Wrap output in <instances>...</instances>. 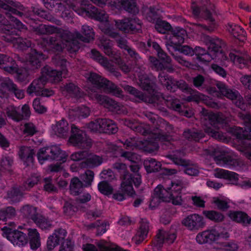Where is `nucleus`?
Wrapping results in <instances>:
<instances>
[{"label":"nucleus","mask_w":251,"mask_h":251,"mask_svg":"<svg viewBox=\"0 0 251 251\" xmlns=\"http://www.w3.org/2000/svg\"><path fill=\"white\" fill-rule=\"evenodd\" d=\"M184 155V151L176 150L172 153L167 154L166 157L171 159L176 165L183 167L185 174L192 176H197L199 173L198 167L190 160L182 158Z\"/></svg>","instance_id":"nucleus-1"},{"label":"nucleus","mask_w":251,"mask_h":251,"mask_svg":"<svg viewBox=\"0 0 251 251\" xmlns=\"http://www.w3.org/2000/svg\"><path fill=\"white\" fill-rule=\"evenodd\" d=\"M121 189L122 192L131 197L135 195L132 183H134L135 187H139L142 182L141 175L139 174L132 175L128 171H124L121 176Z\"/></svg>","instance_id":"nucleus-2"},{"label":"nucleus","mask_w":251,"mask_h":251,"mask_svg":"<svg viewBox=\"0 0 251 251\" xmlns=\"http://www.w3.org/2000/svg\"><path fill=\"white\" fill-rule=\"evenodd\" d=\"M38 159L42 164L46 160H59L65 162L66 155L57 146H51L40 149L37 153Z\"/></svg>","instance_id":"nucleus-3"},{"label":"nucleus","mask_w":251,"mask_h":251,"mask_svg":"<svg viewBox=\"0 0 251 251\" xmlns=\"http://www.w3.org/2000/svg\"><path fill=\"white\" fill-rule=\"evenodd\" d=\"M3 235L15 246L23 247L27 244L28 238L26 234L21 231L4 226L2 229Z\"/></svg>","instance_id":"nucleus-4"},{"label":"nucleus","mask_w":251,"mask_h":251,"mask_svg":"<svg viewBox=\"0 0 251 251\" xmlns=\"http://www.w3.org/2000/svg\"><path fill=\"white\" fill-rule=\"evenodd\" d=\"M115 25L125 33H141L142 23L137 18H125L115 21Z\"/></svg>","instance_id":"nucleus-5"},{"label":"nucleus","mask_w":251,"mask_h":251,"mask_svg":"<svg viewBox=\"0 0 251 251\" xmlns=\"http://www.w3.org/2000/svg\"><path fill=\"white\" fill-rule=\"evenodd\" d=\"M72 135L69 138L71 143L75 146L82 148H89L91 146V142L85 133L73 125L71 127Z\"/></svg>","instance_id":"nucleus-6"},{"label":"nucleus","mask_w":251,"mask_h":251,"mask_svg":"<svg viewBox=\"0 0 251 251\" xmlns=\"http://www.w3.org/2000/svg\"><path fill=\"white\" fill-rule=\"evenodd\" d=\"M48 56L36 49L31 50L27 54L25 62V68L28 70H35L42 66V61L46 60Z\"/></svg>","instance_id":"nucleus-7"},{"label":"nucleus","mask_w":251,"mask_h":251,"mask_svg":"<svg viewBox=\"0 0 251 251\" xmlns=\"http://www.w3.org/2000/svg\"><path fill=\"white\" fill-rule=\"evenodd\" d=\"M216 86L223 96L231 100H237L238 101L236 103L237 106L240 107L244 105L243 98L237 90L229 88L228 86L222 82H217Z\"/></svg>","instance_id":"nucleus-8"},{"label":"nucleus","mask_w":251,"mask_h":251,"mask_svg":"<svg viewBox=\"0 0 251 251\" xmlns=\"http://www.w3.org/2000/svg\"><path fill=\"white\" fill-rule=\"evenodd\" d=\"M182 224L191 231L198 230L203 228L205 225L203 218L197 214L187 216L182 221Z\"/></svg>","instance_id":"nucleus-9"},{"label":"nucleus","mask_w":251,"mask_h":251,"mask_svg":"<svg viewBox=\"0 0 251 251\" xmlns=\"http://www.w3.org/2000/svg\"><path fill=\"white\" fill-rule=\"evenodd\" d=\"M201 113V120L203 122L208 121L211 126L226 124V117L221 113H215L203 108Z\"/></svg>","instance_id":"nucleus-10"},{"label":"nucleus","mask_w":251,"mask_h":251,"mask_svg":"<svg viewBox=\"0 0 251 251\" xmlns=\"http://www.w3.org/2000/svg\"><path fill=\"white\" fill-rule=\"evenodd\" d=\"M172 35L170 38V43L166 44L168 50L170 51V48L180 46L184 41L186 31L183 28L176 27L171 31Z\"/></svg>","instance_id":"nucleus-11"},{"label":"nucleus","mask_w":251,"mask_h":251,"mask_svg":"<svg viewBox=\"0 0 251 251\" xmlns=\"http://www.w3.org/2000/svg\"><path fill=\"white\" fill-rule=\"evenodd\" d=\"M82 9L86 13V15L90 17L101 22L108 21V17L106 12L92 4H88L87 6L84 4V7L82 6Z\"/></svg>","instance_id":"nucleus-12"},{"label":"nucleus","mask_w":251,"mask_h":251,"mask_svg":"<svg viewBox=\"0 0 251 251\" xmlns=\"http://www.w3.org/2000/svg\"><path fill=\"white\" fill-rule=\"evenodd\" d=\"M38 44L41 45L44 48L46 46L53 52H61L62 51V43L60 38L57 36H50L47 38H43Z\"/></svg>","instance_id":"nucleus-13"},{"label":"nucleus","mask_w":251,"mask_h":251,"mask_svg":"<svg viewBox=\"0 0 251 251\" xmlns=\"http://www.w3.org/2000/svg\"><path fill=\"white\" fill-rule=\"evenodd\" d=\"M202 41L207 46L210 53L215 54L221 52V49L225 46V43L222 40L218 38H213L208 35H204L202 37Z\"/></svg>","instance_id":"nucleus-14"},{"label":"nucleus","mask_w":251,"mask_h":251,"mask_svg":"<svg viewBox=\"0 0 251 251\" xmlns=\"http://www.w3.org/2000/svg\"><path fill=\"white\" fill-rule=\"evenodd\" d=\"M202 17L209 22L207 25L197 24V26L201 27L204 30L208 32H212L217 28V25L215 19L212 17V13L208 9L205 7H202L201 10Z\"/></svg>","instance_id":"nucleus-15"},{"label":"nucleus","mask_w":251,"mask_h":251,"mask_svg":"<svg viewBox=\"0 0 251 251\" xmlns=\"http://www.w3.org/2000/svg\"><path fill=\"white\" fill-rule=\"evenodd\" d=\"M48 81L47 76L41 74L38 78L35 79L27 88V93L31 96L33 94H39V93L44 89L45 85Z\"/></svg>","instance_id":"nucleus-16"},{"label":"nucleus","mask_w":251,"mask_h":251,"mask_svg":"<svg viewBox=\"0 0 251 251\" xmlns=\"http://www.w3.org/2000/svg\"><path fill=\"white\" fill-rule=\"evenodd\" d=\"M176 237V235L175 232H168L163 229H159L156 235L154 244L157 248H160L165 242L168 244L173 243Z\"/></svg>","instance_id":"nucleus-17"},{"label":"nucleus","mask_w":251,"mask_h":251,"mask_svg":"<svg viewBox=\"0 0 251 251\" xmlns=\"http://www.w3.org/2000/svg\"><path fill=\"white\" fill-rule=\"evenodd\" d=\"M91 97L92 99L96 100L100 104L103 105L104 107L109 109L110 110L119 109L118 103L106 96L94 94Z\"/></svg>","instance_id":"nucleus-18"},{"label":"nucleus","mask_w":251,"mask_h":251,"mask_svg":"<svg viewBox=\"0 0 251 251\" xmlns=\"http://www.w3.org/2000/svg\"><path fill=\"white\" fill-rule=\"evenodd\" d=\"M0 68L10 74H14L17 71L15 61L12 57L4 54H0Z\"/></svg>","instance_id":"nucleus-19"},{"label":"nucleus","mask_w":251,"mask_h":251,"mask_svg":"<svg viewBox=\"0 0 251 251\" xmlns=\"http://www.w3.org/2000/svg\"><path fill=\"white\" fill-rule=\"evenodd\" d=\"M228 215L233 221L240 224L243 226H248L251 224V217L244 212L230 211Z\"/></svg>","instance_id":"nucleus-20"},{"label":"nucleus","mask_w":251,"mask_h":251,"mask_svg":"<svg viewBox=\"0 0 251 251\" xmlns=\"http://www.w3.org/2000/svg\"><path fill=\"white\" fill-rule=\"evenodd\" d=\"M158 79L159 83L165 87L167 90L173 93L176 91V79L164 73H159Z\"/></svg>","instance_id":"nucleus-21"},{"label":"nucleus","mask_w":251,"mask_h":251,"mask_svg":"<svg viewBox=\"0 0 251 251\" xmlns=\"http://www.w3.org/2000/svg\"><path fill=\"white\" fill-rule=\"evenodd\" d=\"M139 85L143 90L147 91L149 94H154L156 89V84L148 75H143L139 77Z\"/></svg>","instance_id":"nucleus-22"},{"label":"nucleus","mask_w":251,"mask_h":251,"mask_svg":"<svg viewBox=\"0 0 251 251\" xmlns=\"http://www.w3.org/2000/svg\"><path fill=\"white\" fill-rule=\"evenodd\" d=\"M214 159L218 164L226 165L231 166H236L238 165L237 160L230 155L225 154H218V151L214 149L212 151Z\"/></svg>","instance_id":"nucleus-23"},{"label":"nucleus","mask_w":251,"mask_h":251,"mask_svg":"<svg viewBox=\"0 0 251 251\" xmlns=\"http://www.w3.org/2000/svg\"><path fill=\"white\" fill-rule=\"evenodd\" d=\"M41 73L47 76L48 80L52 83H57L61 81L62 75H63L60 71L53 69L48 65L42 68Z\"/></svg>","instance_id":"nucleus-24"},{"label":"nucleus","mask_w":251,"mask_h":251,"mask_svg":"<svg viewBox=\"0 0 251 251\" xmlns=\"http://www.w3.org/2000/svg\"><path fill=\"white\" fill-rule=\"evenodd\" d=\"M24 191L21 185H14L7 191V198L13 203H17L24 197Z\"/></svg>","instance_id":"nucleus-25"},{"label":"nucleus","mask_w":251,"mask_h":251,"mask_svg":"<svg viewBox=\"0 0 251 251\" xmlns=\"http://www.w3.org/2000/svg\"><path fill=\"white\" fill-rule=\"evenodd\" d=\"M52 128L55 133L59 137L66 138L69 130V124L67 121L62 119L52 125Z\"/></svg>","instance_id":"nucleus-26"},{"label":"nucleus","mask_w":251,"mask_h":251,"mask_svg":"<svg viewBox=\"0 0 251 251\" xmlns=\"http://www.w3.org/2000/svg\"><path fill=\"white\" fill-rule=\"evenodd\" d=\"M82 34L78 32H75L76 38L79 41L85 43H89L94 39V32L93 28L87 25H83L81 29Z\"/></svg>","instance_id":"nucleus-27"},{"label":"nucleus","mask_w":251,"mask_h":251,"mask_svg":"<svg viewBox=\"0 0 251 251\" xmlns=\"http://www.w3.org/2000/svg\"><path fill=\"white\" fill-rule=\"evenodd\" d=\"M228 32L235 38L240 42H244L246 38V32L240 26L231 24L226 25Z\"/></svg>","instance_id":"nucleus-28"},{"label":"nucleus","mask_w":251,"mask_h":251,"mask_svg":"<svg viewBox=\"0 0 251 251\" xmlns=\"http://www.w3.org/2000/svg\"><path fill=\"white\" fill-rule=\"evenodd\" d=\"M100 89H102L107 92L112 93L114 95L118 97L123 96V92L122 89L118 87L117 85L111 81L104 78L103 81L101 82Z\"/></svg>","instance_id":"nucleus-29"},{"label":"nucleus","mask_w":251,"mask_h":251,"mask_svg":"<svg viewBox=\"0 0 251 251\" xmlns=\"http://www.w3.org/2000/svg\"><path fill=\"white\" fill-rule=\"evenodd\" d=\"M35 153L34 150L30 147L23 146L20 149L19 155L21 159L25 160L26 166H30L33 164Z\"/></svg>","instance_id":"nucleus-30"},{"label":"nucleus","mask_w":251,"mask_h":251,"mask_svg":"<svg viewBox=\"0 0 251 251\" xmlns=\"http://www.w3.org/2000/svg\"><path fill=\"white\" fill-rule=\"evenodd\" d=\"M102 162L103 159L101 156L89 152L88 157L81 163V166L82 167L92 169L99 166Z\"/></svg>","instance_id":"nucleus-31"},{"label":"nucleus","mask_w":251,"mask_h":251,"mask_svg":"<svg viewBox=\"0 0 251 251\" xmlns=\"http://www.w3.org/2000/svg\"><path fill=\"white\" fill-rule=\"evenodd\" d=\"M28 241L32 250H36L41 245L40 235L35 228H28Z\"/></svg>","instance_id":"nucleus-32"},{"label":"nucleus","mask_w":251,"mask_h":251,"mask_svg":"<svg viewBox=\"0 0 251 251\" xmlns=\"http://www.w3.org/2000/svg\"><path fill=\"white\" fill-rule=\"evenodd\" d=\"M46 34H52L57 33L60 37L65 41L71 38V33L57 26L46 25Z\"/></svg>","instance_id":"nucleus-33"},{"label":"nucleus","mask_w":251,"mask_h":251,"mask_svg":"<svg viewBox=\"0 0 251 251\" xmlns=\"http://www.w3.org/2000/svg\"><path fill=\"white\" fill-rule=\"evenodd\" d=\"M69 187L71 194L77 196L82 192L83 188L85 186L80 178L74 177L71 180Z\"/></svg>","instance_id":"nucleus-34"},{"label":"nucleus","mask_w":251,"mask_h":251,"mask_svg":"<svg viewBox=\"0 0 251 251\" xmlns=\"http://www.w3.org/2000/svg\"><path fill=\"white\" fill-rule=\"evenodd\" d=\"M62 89L63 91H66L74 97H81L83 94L81 89L76 84L72 82L66 83L64 84Z\"/></svg>","instance_id":"nucleus-35"},{"label":"nucleus","mask_w":251,"mask_h":251,"mask_svg":"<svg viewBox=\"0 0 251 251\" xmlns=\"http://www.w3.org/2000/svg\"><path fill=\"white\" fill-rule=\"evenodd\" d=\"M183 136L188 140L198 142L204 136V133L195 128L187 129L184 131Z\"/></svg>","instance_id":"nucleus-36"},{"label":"nucleus","mask_w":251,"mask_h":251,"mask_svg":"<svg viewBox=\"0 0 251 251\" xmlns=\"http://www.w3.org/2000/svg\"><path fill=\"white\" fill-rule=\"evenodd\" d=\"M143 164L148 173L158 172L162 169L161 163L153 158H147L144 161Z\"/></svg>","instance_id":"nucleus-37"},{"label":"nucleus","mask_w":251,"mask_h":251,"mask_svg":"<svg viewBox=\"0 0 251 251\" xmlns=\"http://www.w3.org/2000/svg\"><path fill=\"white\" fill-rule=\"evenodd\" d=\"M236 53L230 52L229 54L230 59L235 64L240 65V67L241 68L247 65L249 62L251 63L250 57L240 56L238 51H236Z\"/></svg>","instance_id":"nucleus-38"},{"label":"nucleus","mask_w":251,"mask_h":251,"mask_svg":"<svg viewBox=\"0 0 251 251\" xmlns=\"http://www.w3.org/2000/svg\"><path fill=\"white\" fill-rule=\"evenodd\" d=\"M15 84L10 79H5L0 84V97L2 98H7L9 97L8 92H11Z\"/></svg>","instance_id":"nucleus-39"},{"label":"nucleus","mask_w":251,"mask_h":251,"mask_svg":"<svg viewBox=\"0 0 251 251\" xmlns=\"http://www.w3.org/2000/svg\"><path fill=\"white\" fill-rule=\"evenodd\" d=\"M196 240L201 244L215 241L213 229L198 233L196 236Z\"/></svg>","instance_id":"nucleus-40"},{"label":"nucleus","mask_w":251,"mask_h":251,"mask_svg":"<svg viewBox=\"0 0 251 251\" xmlns=\"http://www.w3.org/2000/svg\"><path fill=\"white\" fill-rule=\"evenodd\" d=\"M167 106L170 109L176 111L178 112L180 111L181 109L184 105L181 103L180 100L171 96H167L164 98Z\"/></svg>","instance_id":"nucleus-41"},{"label":"nucleus","mask_w":251,"mask_h":251,"mask_svg":"<svg viewBox=\"0 0 251 251\" xmlns=\"http://www.w3.org/2000/svg\"><path fill=\"white\" fill-rule=\"evenodd\" d=\"M194 54L197 56V58L200 61L209 62L213 59V57L209 53L208 50H206L201 47H196L195 49H194Z\"/></svg>","instance_id":"nucleus-42"},{"label":"nucleus","mask_w":251,"mask_h":251,"mask_svg":"<svg viewBox=\"0 0 251 251\" xmlns=\"http://www.w3.org/2000/svg\"><path fill=\"white\" fill-rule=\"evenodd\" d=\"M121 5L124 9L133 15L139 12L135 0H122Z\"/></svg>","instance_id":"nucleus-43"},{"label":"nucleus","mask_w":251,"mask_h":251,"mask_svg":"<svg viewBox=\"0 0 251 251\" xmlns=\"http://www.w3.org/2000/svg\"><path fill=\"white\" fill-rule=\"evenodd\" d=\"M154 199H159L163 201L169 202V188L165 189L162 186L158 185L154 190Z\"/></svg>","instance_id":"nucleus-44"},{"label":"nucleus","mask_w":251,"mask_h":251,"mask_svg":"<svg viewBox=\"0 0 251 251\" xmlns=\"http://www.w3.org/2000/svg\"><path fill=\"white\" fill-rule=\"evenodd\" d=\"M104 32L106 34H108L110 36L116 39L118 47L125 50H127L129 46L127 45V40L120 36L118 33L113 32L109 28L106 29Z\"/></svg>","instance_id":"nucleus-45"},{"label":"nucleus","mask_w":251,"mask_h":251,"mask_svg":"<svg viewBox=\"0 0 251 251\" xmlns=\"http://www.w3.org/2000/svg\"><path fill=\"white\" fill-rule=\"evenodd\" d=\"M140 149H143L149 153H151L158 150L159 146L155 141L145 140L140 141Z\"/></svg>","instance_id":"nucleus-46"},{"label":"nucleus","mask_w":251,"mask_h":251,"mask_svg":"<svg viewBox=\"0 0 251 251\" xmlns=\"http://www.w3.org/2000/svg\"><path fill=\"white\" fill-rule=\"evenodd\" d=\"M202 213L207 219L216 223L222 222L225 219V216L222 213L216 211L204 210Z\"/></svg>","instance_id":"nucleus-47"},{"label":"nucleus","mask_w":251,"mask_h":251,"mask_svg":"<svg viewBox=\"0 0 251 251\" xmlns=\"http://www.w3.org/2000/svg\"><path fill=\"white\" fill-rule=\"evenodd\" d=\"M52 62L57 67L60 68V72L64 75H66L67 74V60L64 58L63 57L59 55H55L52 57Z\"/></svg>","instance_id":"nucleus-48"},{"label":"nucleus","mask_w":251,"mask_h":251,"mask_svg":"<svg viewBox=\"0 0 251 251\" xmlns=\"http://www.w3.org/2000/svg\"><path fill=\"white\" fill-rule=\"evenodd\" d=\"M21 212L23 216L27 219L33 220L38 215L36 208L29 205L24 206L21 209Z\"/></svg>","instance_id":"nucleus-49"},{"label":"nucleus","mask_w":251,"mask_h":251,"mask_svg":"<svg viewBox=\"0 0 251 251\" xmlns=\"http://www.w3.org/2000/svg\"><path fill=\"white\" fill-rule=\"evenodd\" d=\"M119 141L124 145L125 149L127 150L139 149L140 145V141H138L134 137L119 140Z\"/></svg>","instance_id":"nucleus-50"},{"label":"nucleus","mask_w":251,"mask_h":251,"mask_svg":"<svg viewBox=\"0 0 251 251\" xmlns=\"http://www.w3.org/2000/svg\"><path fill=\"white\" fill-rule=\"evenodd\" d=\"M33 221L38 227L42 229H48L51 226L50 222L40 214L36 215Z\"/></svg>","instance_id":"nucleus-51"},{"label":"nucleus","mask_w":251,"mask_h":251,"mask_svg":"<svg viewBox=\"0 0 251 251\" xmlns=\"http://www.w3.org/2000/svg\"><path fill=\"white\" fill-rule=\"evenodd\" d=\"M237 176V174L234 172L223 169H220L215 174V176L217 177L233 181H236L238 179Z\"/></svg>","instance_id":"nucleus-52"},{"label":"nucleus","mask_w":251,"mask_h":251,"mask_svg":"<svg viewBox=\"0 0 251 251\" xmlns=\"http://www.w3.org/2000/svg\"><path fill=\"white\" fill-rule=\"evenodd\" d=\"M7 116L13 120L19 122L23 119V115L18 112L17 108L13 105H9L5 109Z\"/></svg>","instance_id":"nucleus-53"},{"label":"nucleus","mask_w":251,"mask_h":251,"mask_svg":"<svg viewBox=\"0 0 251 251\" xmlns=\"http://www.w3.org/2000/svg\"><path fill=\"white\" fill-rule=\"evenodd\" d=\"M142 13L147 20L150 22H154L157 19V13L154 7L144 6L142 9Z\"/></svg>","instance_id":"nucleus-54"},{"label":"nucleus","mask_w":251,"mask_h":251,"mask_svg":"<svg viewBox=\"0 0 251 251\" xmlns=\"http://www.w3.org/2000/svg\"><path fill=\"white\" fill-rule=\"evenodd\" d=\"M94 175V172L90 170H87L84 173L80 175V179L85 187H89L92 185Z\"/></svg>","instance_id":"nucleus-55"},{"label":"nucleus","mask_w":251,"mask_h":251,"mask_svg":"<svg viewBox=\"0 0 251 251\" xmlns=\"http://www.w3.org/2000/svg\"><path fill=\"white\" fill-rule=\"evenodd\" d=\"M16 215L15 209L9 206L4 209L0 210V221H6L7 219L14 217Z\"/></svg>","instance_id":"nucleus-56"},{"label":"nucleus","mask_w":251,"mask_h":251,"mask_svg":"<svg viewBox=\"0 0 251 251\" xmlns=\"http://www.w3.org/2000/svg\"><path fill=\"white\" fill-rule=\"evenodd\" d=\"M204 130L205 133L216 140L220 141L226 140L225 136L222 132L213 129L211 126H206Z\"/></svg>","instance_id":"nucleus-57"},{"label":"nucleus","mask_w":251,"mask_h":251,"mask_svg":"<svg viewBox=\"0 0 251 251\" xmlns=\"http://www.w3.org/2000/svg\"><path fill=\"white\" fill-rule=\"evenodd\" d=\"M121 156L134 164L138 163L141 160V156L137 153L132 151H122Z\"/></svg>","instance_id":"nucleus-58"},{"label":"nucleus","mask_w":251,"mask_h":251,"mask_svg":"<svg viewBox=\"0 0 251 251\" xmlns=\"http://www.w3.org/2000/svg\"><path fill=\"white\" fill-rule=\"evenodd\" d=\"M215 241L220 240H227L229 237V234L224 228L219 227L213 229Z\"/></svg>","instance_id":"nucleus-59"},{"label":"nucleus","mask_w":251,"mask_h":251,"mask_svg":"<svg viewBox=\"0 0 251 251\" xmlns=\"http://www.w3.org/2000/svg\"><path fill=\"white\" fill-rule=\"evenodd\" d=\"M99 191L104 195H109L113 193L112 185L106 180L101 181L98 185Z\"/></svg>","instance_id":"nucleus-60"},{"label":"nucleus","mask_w":251,"mask_h":251,"mask_svg":"<svg viewBox=\"0 0 251 251\" xmlns=\"http://www.w3.org/2000/svg\"><path fill=\"white\" fill-rule=\"evenodd\" d=\"M78 40H79L76 38L75 33L74 35L71 34V38L66 41L68 43V48L71 52H75L80 49V44Z\"/></svg>","instance_id":"nucleus-61"},{"label":"nucleus","mask_w":251,"mask_h":251,"mask_svg":"<svg viewBox=\"0 0 251 251\" xmlns=\"http://www.w3.org/2000/svg\"><path fill=\"white\" fill-rule=\"evenodd\" d=\"M86 77L89 82L99 89L101 85V82L103 81L104 79L103 77L95 73L88 74Z\"/></svg>","instance_id":"nucleus-62"},{"label":"nucleus","mask_w":251,"mask_h":251,"mask_svg":"<svg viewBox=\"0 0 251 251\" xmlns=\"http://www.w3.org/2000/svg\"><path fill=\"white\" fill-rule=\"evenodd\" d=\"M155 28L159 33L165 34L167 31L170 30L172 27L168 22L158 20L156 21Z\"/></svg>","instance_id":"nucleus-63"},{"label":"nucleus","mask_w":251,"mask_h":251,"mask_svg":"<svg viewBox=\"0 0 251 251\" xmlns=\"http://www.w3.org/2000/svg\"><path fill=\"white\" fill-rule=\"evenodd\" d=\"M82 249L84 251H114V249L103 245L99 246L97 248L93 244H86L83 245Z\"/></svg>","instance_id":"nucleus-64"}]
</instances>
